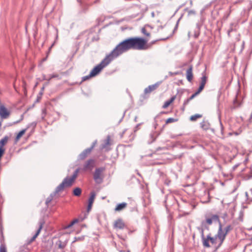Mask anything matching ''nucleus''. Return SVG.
<instances>
[{"label":"nucleus","mask_w":252,"mask_h":252,"mask_svg":"<svg viewBox=\"0 0 252 252\" xmlns=\"http://www.w3.org/2000/svg\"><path fill=\"white\" fill-rule=\"evenodd\" d=\"M0 252H7L5 247L3 245H1L0 247Z\"/></svg>","instance_id":"nucleus-40"},{"label":"nucleus","mask_w":252,"mask_h":252,"mask_svg":"<svg viewBox=\"0 0 252 252\" xmlns=\"http://www.w3.org/2000/svg\"><path fill=\"white\" fill-rule=\"evenodd\" d=\"M57 244L58 245L59 248L61 249L64 248V245L62 244V242L61 241H60V240L58 241Z\"/></svg>","instance_id":"nucleus-38"},{"label":"nucleus","mask_w":252,"mask_h":252,"mask_svg":"<svg viewBox=\"0 0 252 252\" xmlns=\"http://www.w3.org/2000/svg\"><path fill=\"white\" fill-rule=\"evenodd\" d=\"M79 170H80V168H77V169H76L74 171V172L73 174H74L76 175L77 176H78V173H79Z\"/></svg>","instance_id":"nucleus-48"},{"label":"nucleus","mask_w":252,"mask_h":252,"mask_svg":"<svg viewBox=\"0 0 252 252\" xmlns=\"http://www.w3.org/2000/svg\"><path fill=\"white\" fill-rule=\"evenodd\" d=\"M127 252H130V251L129 250H127Z\"/></svg>","instance_id":"nucleus-61"},{"label":"nucleus","mask_w":252,"mask_h":252,"mask_svg":"<svg viewBox=\"0 0 252 252\" xmlns=\"http://www.w3.org/2000/svg\"><path fill=\"white\" fill-rule=\"evenodd\" d=\"M92 204H90L88 203V206H87V211L89 212L90 210L92 209Z\"/></svg>","instance_id":"nucleus-43"},{"label":"nucleus","mask_w":252,"mask_h":252,"mask_svg":"<svg viewBox=\"0 0 252 252\" xmlns=\"http://www.w3.org/2000/svg\"><path fill=\"white\" fill-rule=\"evenodd\" d=\"M55 195H54V192L52 193H51L50 195L48 197L46 200V202H45V203H46V205L47 206L48 205L49 203H50L51 201L52 200L53 198V197L55 196Z\"/></svg>","instance_id":"nucleus-25"},{"label":"nucleus","mask_w":252,"mask_h":252,"mask_svg":"<svg viewBox=\"0 0 252 252\" xmlns=\"http://www.w3.org/2000/svg\"><path fill=\"white\" fill-rule=\"evenodd\" d=\"M95 164V161L93 159L88 160L84 164L82 170L84 171H91Z\"/></svg>","instance_id":"nucleus-6"},{"label":"nucleus","mask_w":252,"mask_h":252,"mask_svg":"<svg viewBox=\"0 0 252 252\" xmlns=\"http://www.w3.org/2000/svg\"><path fill=\"white\" fill-rule=\"evenodd\" d=\"M142 32L143 34L146 35L147 37H150L151 36V34L150 32H147V30L145 28H142Z\"/></svg>","instance_id":"nucleus-31"},{"label":"nucleus","mask_w":252,"mask_h":252,"mask_svg":"<svg viewBox=\"0 0 252 252\" xmlns=\"http://www.w3.org/2000/svg\"><path fill=\"white\" fill-rule=\"evenodd\" d=\"M207 79V77L205 75H204L202 77V78L201 79L200 85L198 89V91L196 93H195L194 94H192L191 95V96L190 97V98L189 99V100L193 99L195 96H196L197 94H198L203 90V89L205 87V85L206 83Z\"/></svg>","instance_id":"nucleus-3"},{"label":"nucleus","mask_w":252,"mask_h":252,"mask_svg":"<svg viewBox=\"0 0 252 252\" xmlns=\"http://www.w3.org/2000/svg\"><path fill=\"white\" fill-rule=\"evenodd\" d=\"M176 98V95H173L172 96L169 100H166L164 104L162 106L163 109H166L169 106H171L173 104L174 100H175Z\"/></svg>","instance_id":"nucleus-10"},{"label":"nucleus","mask_w":252,"mask_h":252,"mask_svg":"<svg viewBox=\"0 0 252 252\" xmlns=\"http://www.w3.org/2000/svg\"><path fill=\"white\" fill-rule=\"evenodd\" d=\"M222 245V244H220V243H219V244L218 245V246L216 247V251H217V250H218L220 247V246Z\"/></svg>","instance_id":"nucleus-50"},{"label":"nucleus","mask_w":252,"mask_h":252,"mask_svg":"<svg viewBox=\"0 0 252 252\" xmlns=\"http://www.w3.org/2000/svg\"><path fill=\"white\" fill-rule=\"evenodd\" d=\"M96 141H94L92 146L84 150L81 154L78 156V159L79 160H83L88 155L90 154L92 151V150L94 149L95 146V144H96Z\"/></svg>","instance_id":"nucleus-4"},{"label":"nucleus","mask_w":252,"mask_h":252,"mask_svg":"<svg viewBox=\"0 0 252 252\" xmlns=\"http://www.w3.org/2000/svg\"><path fill=\"white\" fill-rule=\"evenodd\" d=\"M241 103L238 102L237 101H235L234 102V109L237 108V107L240 105Z\"/></svg>","instance_id":"nucleus-42"},{"label":"nucleus","mask_w":252,"mask_h":252,"mask_svg":"<svg viewBox=\"0 0 252 252\" xmlns=\"http://www.w3.org/2000/svg\"><path fill=\"white\" fill-rule=\"evenodd\" d=\"M26 129H23L20 131L17 134L15 140L16 141H18L25 133Z\"/></svg>","instance_id":"nucleus-20"},{"label":"nucleus","mask_w":252,"mask_h":252,"mask_svg":"<svg viewBox=\"0 0 252 252\" xmlns=\"http://www.w3.org/2000/svg\"><path fill=\"white\" fill-rule=\"evenodd\" d=\"M10 114V111H0V116L2 118H6Z\"/></svg>","instance_id":"nucleus-23"},{"label":"nucleus","mask_w":252,"mask_h":252,"mask_svg":"<svg viewBox=\"0 0 252 252\" xmlns=\"http://www.w3.org/2000/svg\"><path fill=\"white\" fill-rule=\"evenodd\" d=\"M218 237V239L220 241V244H222L223 242H224L226 236H217Z\"/></svg>","instance_id":"nucleus-34"},{"label":"nucleus","mask_w":252,"mask_h":252,"mask_svg":"<svg viewBox=\"0 0 252 252\" xmlns=\"http://www.w3.org/2000/svg\"><path fill=\"white\" fill-rule=\"evenodd\" d=\"M78 222V219H75L71 221L66 227V228H69L72 226L74 224Z\"/></svg>","instance_id":"nucleus-28"},{"label":"nucleus","mask_w":252,"mask_h":252,"mask_svg":"<svg viewBox=\"0 0 252 252\" xmlns=\"http://www.w3.org/2000/svg\"><path fill=\"white\" fill-rule=\"evenodd\" d=\"M202 117V115L200 114H195L193 115H192L189 118V120L191 122L196 121L198 119L201 118Z\"/></svg>","instance_id":"nucleus-17"},{"label":"nucleus","mask_w":252,"mask_h":252,"mask_svg":"<svg viewBox=\"0 0 252 252\" xmlns=\"http://www.w3.org/2000/svg\"><path fill=\"white\" fill-rule=\"evenodd\" d=\"M161 113L165 114V113H166V112H165V111H162V112H161Z\"/></svg>","instance_id":"nucleus-58"},{"label":"nucleus","mask_w":252,"mask_h":252,"mask_svg":"<svg viewBox=\"0 0 252 252\" xmlns=\"http://www.w3.org/2000/svg\"><path fill=\"white\" fill-rule=\"evenodd\" d=\"M234 133H235V134L236 135H238V134H239V133H238V132H235Z\"/></svg>","instance_id":"nucleus-57"},{"label":"nucleus","mask_w":252,"mask_h":252,"mask_svg":"<svg viewBox=\"0 0 252 252\" xmlns=\"http://www.w3.org/2000/svg\"><path fill=\"white\" fill-rule=\"evenodd\" d=\"M209 235H210V238L209 241L212 244H214L216 243L217 239H218V237H217V235H215L214 237H211V233H209Z\"/></svg>","instance_id":"nucleus-27"},{"label":"nucleus","mask_w":252,"mask_h":252,"mask_svg":"<svg viewBox=\"0 0 252 252\" xmlns=\"http://www.w3.org/2000/svg\"><path fill=\"white\" fill-rule=\"evenodd\" d=\"M201 228H202L203 229H204V230H209V226L207 225V224H206V222H205V220H203L202 221L201 223V226H200Z\"/></svg>","instance_id":"nucleus-26"},{"label":"nucleus","mask_w":252,"mask_h":252,"mask_svg":"<svg viewBox=\"0 0 252 252\" xmlns=\"http://www.w3.org/2000/svg\"><path fill=\"white\" fill-rule=\"evenodd\" d=\"M217 236H226V233L223 227L222 223H220L219 225V229L217 233L216 234Z\"/></svg>","instance_id":"nucleus-11"},{"label":"nucleus","mask_w":252,"mask_h":252,"mask_svg":"<svg viewBox=\"0 0 252 252\" xmlns=\"http://www.w3.org/2000/svg\"><path fill=\"white\" fill-rule=\"evenodd\" d=\"M35 239H33V237H32V238L31 239L30 241V242H32L33 241H34Z\"/></svg>","instance_id":"nucleus-52"},{"label":"nucleus","mask_w":252,"mask_h":252,"mask_svg":"<svg viewBox=\"0 0 252 252\" xmlns=\"http://www.w3.org/2000/svg\"><path fill=\"white\" fill-rule=\"evenodd\" d=\"M23 117H24V114H22L21 115V119H20V120L19 121L17 122V123H18V122H20V121L22 120L23 119Z\"/></svg>","instance_id":"nucleus-51"},{"label":"nucleus","mask_w":252,"mask_h":252,"mask_svg":"<svg viewBox=\"0 0 252 252\" xmlns=\"http://www.w3.org/2000/svg\"><path fill=\"white\" fill-rule=\"evenodd\" d=\"M252 114H251V115H250V120L251 119H252Z\"/></svg>","instance_id":"nucleus-56"},{"label":"nucleus","mask_w":252,"mask_h":252,"mask_svg":"<svg viewBox=\"0 0 252 252\" xmlns=\"http://www.w3.org/2000/svg\"><path fill=\"white\" fill-rule=\"evenodd\" d=\"M127 206V203L126 202H122L118 204L115 208L116 212H119L124 210Z\"/></svg>","instance_id":"nucleus-16"},{"label":"nucleus","mask_w":252,"mask_h":252,"mask_svg":"<svg viewBox=\"0 0 252 252\" xmlns=\"http://www.w3.org/2000/svg\"><path fill=\"white\" fill-rule=\"evenodd\" d=\"M93 77V76H91V73H90L89 75L85 76L83 77V81H86V80H88V79H89L90 78Z\"/></svg>","instance_id":"nucleus-41"},{"label":"nucleus","mask_w":252,"mask_h":252,"mask_svg":"<svg viewBox=\"0 0 252 252\" xmlns=\"http://www.w3.org/2000/svg\"><path fill=\"white\" fill-rule=\"evenodd\" d=\"M200 128L204 131H207L208 130H210L213 133L215 132V129L213 128H211V124L209 122L208 120L204 119L203 121L200 123Z\"/></svg>","instance_id":"nucleus-5"},{"label":"nucleus","mask_w":252,"mask_h":252,"mask_svg":"<svg viewBox=\"0 0 252 252\" xmlns=\"http://www.w3.org/2000/svg\"><path fill=\"white\" fill-rule=\"evenodd\" d=\"M218 118H219V124H220V133H221V134L222 135H223V126L222 124L220 119V114L219 115Z\"/></svg>","instance_id":"nucleus-30"},{"label":"nucleus","mask_w":252,"mask_h":252,"mask_svg":"<svg viewBox=\"0 0 252 252\" xmlns=\"http://www.w3.org/2000/svg\"><path fill=\"white\" fill-rule=\"evenodd\" d=\"M110 144V137L108 136L106 140H105V144L103 146V147H105L106 145Z\"/></svg>","instance_id":"nucleus-39"},{"label":"nucleus","mask_w":252,"mask_h":252,"mask_svg":"<svg viewBox=\"0 0 252 252\" xmlns=\"http://www.w3.org/2000/svg\"><path fill=\"white\" fill-rule=\"evenodd\" d=\"M137 117H135V118H134V120H135V122L137 121Z\"/></svg>","instance_id":"nucleus-54"},{"label":"nucleus","mask_w":252,"mask_h":252,"mask_svg":"<svg viewBox=\"0 0 252 252\" xmlns=\"http://www.w3.org/2000/svg\"><path fill=\"white\" fill-rule=\"evenodd\" d=\"M44 223H45V221H44V219H40L39 220V222H38L39 227H38V229L37 230L35 234L32 236L33 239H35L37 237V236L39 235V234L40 233V232L41 231V230L42 228L43 225L44 224Z\"/></svg>","instance_id":"nucleus-9"},{"label":"nucleus","mask_w":252,"mask_h":252,"mask_svg":"<svg viewBox=\"0 0 252 252\" xmlns=\"http://www.w3.org/2000/svg\"><path fill=\"white\" fill-rule=\"evenodd\" d=\"M250 193L252 196V189H250ZM245 194H246V196H247L248 199H249L250 201H252V196L251 197L247 192H246Z\"/></svg>","instance_id":"nucleus-32"},{"label":"nucleus","mask_w":252,"mask_h":252,"mask_svg":"<svg viewBox=\"0 0 252 252\" xmlns=\"http://www.w3.org/2000/svg\"><path fill=\"white\" fill-rule=\"evenodd\" d=\"M192 69V66H190L186 71L187 79L189 82H191L193 79Z\"/></svg>","instance_id":"nucleus-12"},{"label":"nucleus","mask_w":252,"mask_h":252,"mask_svg":"<svg viewBox=\"0 0 252 252\" xmlns=\"http://www.w3.org/2000/svg\"><path fill=\"white\" fill-rule=\"evenodd\" d=\"M125 112L126 111H124L123 114H122V116L121 117V118L120 119V120H119L118 123L120 124L122 121V120L124 118V117L125 116Z\"/></svg>","instance_id":"nucleus-46"},{"label":"nucleus","mask_w":252,"mask_h":252,"mask_svg":"<svg viewBox=\"0 0 252 252\" xmlns=\"http://www.w3.org/2000/svg\"><path fill=\"white\" fill-rule=\"evenodd\" d=\"M125 224L123 220L121 219H118L115 221L114 223V227L115 228L122 229L124 228Z\"/></svg>","instance_id":"nucleus-14"},{"label":"nucleus","mask_w":252,"mask_h":252,"mask_svg":"<svg viewBox=\"0 0 252 252\" xmlns=\"http://www.w3.org/2000/svg\"><path fill=\"white\" fill-rule=\"evenodd\" d=\"M158 85L157 84L150 85L147 88L145 89L144 93L145 94H149L158 88Z\"/></svg>","instance_id":"nucleus-13"},{"label":"nucleus","mask_w":252,"mask_h":252,"mask_svg":"<svg viewBox=\"0 0 252 252\" xmlns=\"http://www.w3.org/2000/svg\"><path fill=\"white\" fill-rule=\"evenodd\" d=\"M251 177H252V176H251Z\"/></svg>","instance_id":"nucleus-62"},{"label":"nucleus","mask_w":252,"mask_h":252,"mask_svg":"<svg viewBox=\"0 0 252 252\" xmlns=\"http://www.w3.org/2000/svg\"><path fill=\"white\" fill-rule=\"evenodd\" d=\"M79 170H80V168H77V169H76L74 171V172L73 174H74L76 175L77 176H78V173H79Z\"/></svg>","instance_id":"nucleus-47"},{"label":"nucleus","mask_w":252,"mask_h":252,"mask_svg":"<svg viewBox=\"0 0 252 252\" xmlns=\"http://www.w3.org/2000/svg\"><path fill=\"white\" fill-rule=\"evenodd\" d=\"M157 125H157V124H155V125H154V128H155V129H156V128H157Z\"/></svg>","instance_id":"nucleus-53"},{"label":"nucleus","mask_w":252,"mask_h":252,"mask_svg":"<svg viewBox=\"0 0 252 252\" xmlns=\"http://www.w3.org/2000/svg\"><path fill=\"white\" fill-rule=\"evenodd\" d=\"M209 238L210 235H208L206 237H204V238H202V245L204 248H209L210 247V245L209 244Z\"/></svg>","instance_id":"nucleus-15"},{"label":"nucleus","mask_w":252,"mask_h":252,"mask_svg":"<svg viewBox=\"0 0 252 252\" xmlns=\"http://www.w3.org/2000/svg\"><path fill=\"white\" fill-rule=\"evenodd\" d=\"M76 240H80V238L79 237L78 238H75Z\"/></svg>","instance_id":"nucleus-55"},{"label":"nucleus","mask_w":252,"mask_h":252,"mask_svg":"<svg viewBox=\"0 0 252 252\" xmlns=\"http://www.w3.org/2000/svg\"><path fill=\"white\" fill-rule=\"evenodd\" d=\"M224 229L225 231V232L226 233V235L229 233V231L232 230L233 229V226L230 225L228 224L226 225L225 227H224Z\"/></svg>","instance_id":"nucleus-29"},{"label":"nucleus","mask_w":252,"mask_h":252,"mask_svg":"<svg viewBox=\"0 0 252 252\" xmlns=\"http://www.w3.org/2000/svg\"><path fill=\"white\" fill-rule=\"evenodd\" d=\"M227 214L226 213H224V214H222V215L221 216V217L224 220V221H225V219L227 218Z\"/></svg>","instance_id":"nucleus-45"},{"label":"nucleus","mask_w":252,"mask_h":252,"mask_svg":"<svg viewBox=\"0 0 252 252\" xmlns=\"http://www.w3.org/2000/svg\"><path fill=\"white\" fill-rule=\"evenodd\" d=\"M154 42L148 43L147 40L142 37H130L120 42L113 51L95 66L91 71V76H95L97 75L105 67L115 58L130 49L136 50H146L151 48Z\"/></svg>","instance_id":"nucleus-1"},{"label":"nucleus","mask_w":252,"mask_h":252,"mask_svg":"<svg viewBox=\"0 0 252 252\" xmlns=\"http://www.w3.org/2000/svg\"><path fill=\"white\" fill-rule=\"evenodd\" d=\"M140 124H139L138 125H137V126H136V127L134 128V131H136V130H138V129L139 128V126H140Z\"/></svg>","instance_id":"nucleus-49"},{"label":"nucleus","mask_w":252,"mask_h":252,"mask_svg":"<svg viewBox=\"0 0 252 252\" xmlns=\"http://www.w3.org/2000/svg\"><path fill=\"white\" fill-rule=\"evenodd\" d=\"M218 237V239L220 241V244H222L223 242H224L226 236H217Z\"/></svg>","instance_id":"nucleus-33"},{"label":"nucleus","mask_w":252,"mask_h":252,"mask_svg":"<svg viewBox=\"0 0 252 252\" xmlns=\"http://www.w3.org/2000/svg\"><path fill=\"white\" fill-rule=\"evenodd\" d=\"M36 125H37L36 122H33L28 125L27 128H30L31 127H32L33 128H34L36 126Z\"/></svg>","instance_id":"nucleus-36"},{"label":"nucleus","mask_w":252,"mask_h":252,"mask_svg":"<svg viewBox=\"0 0 252 252\" xmlns=\"http://www.w3.org/2000/svg\"><path fill=\"white\" fill-rule=\"evenodd\" d=\"M67 177H65L62 183L60 184L55 189V191L54 192V195H56L57 193L63 190L65 187H68L71 186V185H69L68 181H67Z\"/></svg>","instance_id":"nucleus-7"},{"label":"nucleus","mask_w":252,"mask_h":252,"mask_svg":"<svg viewBox=\"0 0 252 252\" xmlns=\"http://www.w3.org/2000/svg\"><path fill=\"white\" fill-rule=\"evenodd\" d=\"M177 121H178L177 119H174V118H169L167 119L166 120L165 124L164 126H163L162 129L164 128L165 125L166 124H169V123H174V122H177Z\"/></svg>","instance_id":"nucleus-21"},{"label":"nucleus","mask_w":252,"mask_h":252,"mask_svg":"<svg viewBox=\"0 0 252 252\" xmlns=\"http://www.w3.org/2000/svg\"><path fill=\"white\" fill-rule=\"evenodd\" d=\"M95 196V193L94 191L91 192V195L89 198L88 203L93 204Z\"/></svg>","instance_id":"nucleus-18"},{"label":"nucleus","mask_w":252,"mask_h":252,"mask_svg":"<svg viewBox=\"0 0 252 252\" xmlns=\"http://www.w3.org/2000/svg\"><path fill=\"white\" fill-rule=\"evenodd\" d=\"M211 218L213 220V221L218 222L219 225H220V223H222L220 220L219 217L218 215H213L212 216Z\"/></svg>","instance_id":"nucleus-22"},{"label":"nucleus","mask_w":252,"mask_h":252,"mask_svg":"<svg viewBox=\"0 0 252 252\" xmlns=\"http://www.w3.org/2000/svg\"><path fill=\"white\" fill-rule=\"evenodd\" d=\"M46 112H47V111H42V113L41 114V119L42 120H43L44 119V117L46 115Z\"/></svg>","instance_id":"nucleus-44"},{"label":"nucleus","mask_w":252,"mask_h":252,"mask_svg":"<svg viewBox=\"0 0 252 252\" xmlns=\"http://www.w3.org/2000/svg\"><path fill=\"white\" fill-rule=\"evenodd\" d=\"M120 252H125L124 251H120Z\"/></svg>","instance_id":"nucleus-59"},{"label":"nucleus","mask_w":252,"mask_h":252,"mask_svg":"<svg viewBox=\"0 0 252 252\" xmlns=\"http://www.w3.org/2000/svg\"><path fill=\"white\" fill-rule=\"evenodd\" d=\"M104 170V167H99L95 169L94 173L93 178L96 184H100L103 182V178L101 176V174Z\"/></svg>","instance_id":"nucleus-2"},{"label":"nucleus","mask_w":252,"mask_h":252,"mask_svg":"<svg viewBox=\"0 0 252 252\" xmlns=\"http://www.w3.org/2000/svg\"><path fill=\"white\" fill-rule=\"evenodd\" d=\"M23 83H24V85L25 86V82H23Z\"/></svg>","instance_id":"nucleus-60"},{"label":"nucleus","mask_w":252,"mask_h":252,"mask_svg":"<svg viewBox=\"0 0 252 252\" xmlns=\"http://www.w3.org/2000/svg\"><path fill=\"white\" fill-rule=\"evenodd\" d=\"M197 229L199 231V232H200V233L201 234V238H204L205 237L204 234V230L203 229L200 227H197Z\"/></svg>","instance_id":"nucleus-35"},{"label":"nucleus","mask_w":252,"mask_h":252,"mask_svg":"<svg viewBox=\"0 0 252 252\" xmlns=\"http://www.w3.org/2000/svg\"><path fill=\"white\" fill-rule=\"evenodd\" d=\"M213 220L212 218H207L206 219V220L205 221V222H206V224L209 225H211L213 223Z\"/></svg>","instance_id":"nucleus-37"},{"label":"nucleus","mask_w":252,"mask_h":252,"mask_svg":"<svg viewBox=\"0 0 252 252\" xmlns=\"http://www.w3.org/2000/svg\"><path fill=\"white\" fill-rule=\"evenodd\" d=\"M81 189L77 187L74 189L73 193L75 196H79L81 195Z\"/></svg>","instance_id":"nucleus-19"},{"label":"nucleus","mask_w":252,"mask_h":252,"mask_svg":"<svg viewBox=\"0 0 252 252\" xmlns=\"http://www.w3.org/2000/svg\"><path fill=\"white\" fill-rule=\"evenodd\" d=\"M160 133L157 131L152 132L149 135L150 139L148 141V144H151L154 142L157 139V138L159 135Z\"/></svg>","instance_id":"nucleus-8"},{"label":"nucleus","mask_w":252,"mask_h":252,"mask_svg":"<svg viewBox=\"0 0 252 252\" xmlns=\"http://www.w3.org/2000/svg\"><path fill=\"white\" fill-rule=\"evenodd\" d=\"M77 176L75 174H73V175H72L71 177L70 178H69L68 177H67V181H68V184L69 185H71V186L72 185V184L73 183V182L75 180V179L77 178Z\"/></svg>","instance_id":"nucleus-24"}]
</instances>
